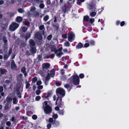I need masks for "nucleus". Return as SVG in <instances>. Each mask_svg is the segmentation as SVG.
<instances>
[{
    "label": "nucleus",
    "instance_id": "obj_1",
    "mask_svg": "<svg viewBox=\"0 0 129 129\" xmlns=\"http://www.w3.org/2000/svg\"><path fill=\"white\" fill-rule=\"evenodd\" d=\"M49 102L45 101L43 104V108L44 110V112L47 114H49L52 112V109L51 107L47 104Z\"/></svg>",
    "mask_w": 129,
    "mask_h": 129
},
{
    "label": "nucleus",
    "instance_id": "obj_2",
    "mask_svg": "<svg viewBox=\"0 0 129 129\" xmlns=\"http://www.w3.org/2000/svg\"><path fill=\"white\" fill-rule=\"evenodd\" d=\"M55 70L53 69L51 71L48 70V71L45 72V73H47L45 80L46 81H48L50 79V77H53L55 76Z\"/></svg>",
    "mask_w": 129,
    "mask_h": 129
},
{
    "label": "nucleus",
    "instance_id": "obj_3",
    "mask_svg": "<svg viewBox=\"0 0 129 129\" xmlns=\"http://www.w3.org/2000/svg\"><path fill=\"white\" fill-rule=\"evenodd\" d=\"M50 66V65L48 63H44L43 64L42 70L41 74L42 76L43 77L45 76V73L49 70L48 69Z\"/></svg>",
    "mask_w": 129,
    "mask_h": 129
},
{
    "label": "nucleus",
    "instance_id": "obj_4",
    "mask_svg": "<svg viewBox=\"0 0 129 129\" xmlns=\"http://www.w3.org/2000/svg\"><path fill=\"white\" fill-rule=\"evenodd\" d=\"M19 26V24L15 22H14L12 23L10 25V29L11 31H14Z\"/></svg>",
    "mask_w": 129,
    "mask_h": 129
},
{
    "label": "nucleus",
    "instance_id": "obj_5",
    "mask_svg": "<svg viewBox=\"0 0 129 129\" xmlns=\"http://www.w3.org/2000/svg\"><path fill=\"white\" fill-rule=\"evenodd\" d=\"M56 93L57 95H60L63 97L65 95V92L64 90L61 88H57L56 91Z\"/></svg>",
    "mask_w": 129,
    "mask_h": 129
},
{
    "label": "nucleus",
    "instance_id": "obj_6",
    "mask_svg": "<svg viewBox=\"0 0 129 129\" xmlns=\"http://www.w3.org/2000/svg\"><path fill=\"white\" fill-rule=\"evenodd\" d=\"M73 84H74L77 85L78 84L79 82V79L78 75L76 74L73 76Z\"/></svg>",
    "mask_w": 129,
    "mask_h": 129
},
{
    "label": "nucleus",
    "instance_id": "obj_7",
    "mask_svg": "<svg viewBox=\"0 0 129 129\" xmlns=\"http://www.w3.org/2000/svg\"><path fill=\"white\" fill-rule=\"evenodd\" d=\"M62 47H60L58 50H57L55 54H56V55L59 58L61 57V55L63 54V53L62 51Z\"/></svg>",
    "mask_w": 129,
    "mask_h": 129
},
{
    "label": "nucleus",
    "instance_id": "obj_8",
    "mask_svg": "<svg viewBox=\"0 0 129 129\" xmlns=\"http://www.w3.org/2000/svg\"><path fill=\"white\" fill-rule=\"evenodd\" d=\"M74 39V35L72 32L69 33L68 34V40L70 42H72Z\"/></svg>",
    "mask_w": 129,
    "mask_h": 129
},
{
    "label": "nucleus",
    "instance_id": "obj_9",
    "mask_svg": "<svg viewBox=\"0 0 129 129\" xmlns=\"http://www.w3.org/2000/svg\"><path fill=\"white\" fill-rule=\"evenodd\" d=\"M88 8L89 10L92 11H95L96 10L95 5L93 4H89L88 6Z\"/></svg>",
    "mask_w": 129,
    "mask_h": 129
},
{
    "label": "nucleus",
    "instance_id": "obj_10",
    "mask_svg": "<svg viewBox=\"0 0 129 129\" xmlns=\"http://www.w3.org/2000/svg\"><path fill=\"white\" fill-rule=\"evenodd\" d=\"M36 10V8L34 6L31 7L30 9V12H28L27 13V15L28 16H30V12L32 13H34V12H35Z\"/></svg>",
    "mask_w": 129,
    "mask_h": 129
},
{
    "label": "nucleus",
    "instance_id": "obj_11",
    "mask_svg": "<svg viewBox=\"0 0 129 129\" xmlns=\"http://www.w3.org/2000/svg\"><path fill=\"white\" fill-rule=\"evenodd\" d=\"M35 36L36 38L39 40H41L42 38L41 34L39 32H38L36 34H35Z\"/></svg>",
    "mask_w": 129,
    "mask_h": 129
},
{
    "label": "nucleus",
    "instance_id": "obj_12",
    "mask_svg": "<svg viewBox=\"0 0 129 129\" xmlns=\"http://www.w3.org/2000/svg\"><path fill=\"white\" fill-rule=\"evenodd\" d=\"M29 43L30 47H34L35 45V43L32 39H31L29 40Z\"/></svg>",
    "mask_w": 129,
    "mask_h": 129
},
{
    "label": "nucleus",
    "instance_id": "obj_13",
    "mask_svg": "<svg viewBox=\"0 0 129 129\" xmlns=\"http://www.w3.org/2000/svg\"><path fill=\"white\" fill-rule=\"evenodd\" d=\"M11 67L12 69L14 70H15L16 68V66L15 64L14 61L13 60H12V62L11 63Z\"/></svg>",
    "mask_w": 129,
    "mask_h": 129
},
{
    "label": "nucleus",
    "instance_id": "obj_14",
    "mask_svg": "<svg viewBox=\"0 0 129 129\" xmlns=\"http://www.w3.org/2000/svg\"><path fill=\"white\" fill-rule=\"evenodd\" d=\"M68 7V6L67 4H65L62 7V11L64 12H65L66 11V10L67 9Z\"/></svg>",
    "mask_w": 129,
    "mask_h": 129
},
{
    "label": "nucleus",
    "instance_id": "obj_15",
    "mask_svg": "<svg viewBox=\"0 0 129 129\" xmlns=\"http://www.w3.org/2000/svg\"><path fill=\"white\" fill-rule=\"evenodd\" d=\"M31 49H30V51L31 53H35L36 52V49L35 47H31Z\"/></svg>",
    "mask_w": 129,
    "mask_h": 129
},
{
    "label": "nucleus",
    "instance_id": "obj_16",
    "mask_svg": "<svg viewBox=\"0 0 129 129\" xmlns=\"http://www.w3.org/2000/svg\"><path fill=\"white\" fill-rule=\"evenodd\" d=\"M0 73L2 74H5L7 72V71L5 69L1 68L0 69Z\"/></svg>",
    "mask_w": 129,
    "mask_h": 129
},
{
    "label": "nucleus",
    "instance_id": "obj_17",
    "mask_svg": "<svg viewBox=\"0 0 129 129\" xmlns=\"http://www.w3.org/2000/svg\"><path fill=\"white\" fill-rule=\"evenodd\" d=\"M22 20V17L20 16H18L17 17L16 20L18 22H21Z\"/></svg>",
    "mask_w": 129,
    "mask_h": 129
},
{
    "label": "nucleus",
    "instance_id": "obj_18",
    "mask_svg": "<svg viewBox=\"0 0 129 129\" xmlns=\"http://www.w3.org/2000/svg\"><path fill=\"white\" fill-rule=\"evenodd\" d=\"M26 69L25 67H23L21 68V72L24 74L25 76H27L26 71H25Z\"/></svg>",
    "mask_w": 129,
    "mask_h": 129
},
{
    "label": "nucleus",
    "instance_id": "obj_19",
    "mask_svg": "<svg viewBox=\"0 0 129 129\" xmlns=\"http://www.w3.org/2000/svg\"><path fill=\"white\" fill-rule=\"evenodd\" d=\"M28 28V27L24 26H22L21 28L22 31L23 32H26Z\"/></svg>",
    "mask_w": 129,
    "mask_h": 129
},
{
    "label": "nucleus",
    "instance_id": "obj_20",
    "mask_svg": "<svg viewBox=\"0 0 129 129\" xmlns=\"http://www.w3.org/2000/svg\"><path fill=\"white\" fill-rule=\"evenodd\" d=\"M39 29L40 30H44V29H45L44 26L43 25H40L39 27ZM42 34H43V35H44V30H43L42 31Z\"/></svg>",
    "mask_w": 129,
    "mask_h": 129
},
{
    "label": "nucleus",
    "instance_id": "obj_21",
    "mask_svg": "<svg viewBox=\"0 0 129 129\" xmlns=\"http://www.w3.org/2000/svg\"><path fill=\"white\" fill-rule=\"evenodd\" d=\"M95 11H94L93 12H91L90 13V15L91 17H94L96 15V12H95Z\"/></svg>",
    "mask_w": 129,
    "mask_h": 129
},
{
    "label": "nucleus",
    "instance_id": "obj_22",
    "mask_svg": "<svg viewBox=\"0 0 129 129\" xmlns=\"http://www.w3.org/2000/svg\"><path fill=\"white\" fill-rule=\"evenodd\" d=\"M23 75L22 74H20L18 75L17 76V80H20L22 79Z\"/></svg>",
    "mask_w": 129,
    "mask_h": 129
},
{
    "label": "nucleus",
    "instance_id": "obj_23",
    "mask_svg": "<svg viewBox=\"0 0 129 129\" xmlns=\"http://www.w3.org/2000/svg\"><path fill=\"white\" fill-rule=\"evenodd\" d=\"M83 46V45L81 43H79L76 47L78 49L80 48Z\"/></svg>",
    "mask_w": 129,
    "mask_h": 129
},
{
    "label": "nucleus",
    "instance_id": "obj_24",
    "mask_svg": "<svg viewBox=\"0 0 129 129\" xmlns=\"http://www.w3.org/2000/svg\"><path fill=\"white\" fill-rule=\"evenodd\" d=\"M6 100L8 103H9L12 101V98L10 97H8L6 99Z\"/></svg>",
    "mask_w": 129,
    "mask_h": 129
},
{
    "label": "nucleus",
    "instance_id": "obj_25",
    "mask_svg": "<svg viewBox=\"0 0 129 129\" xmlns=\"http://www.w3.org/2000/svg\"><path fill=\"white\" fill-rule=\"evenodd\" d=\"M49 18V17L48 15H45L44 18L43 20L44 21H47Z\"/></svg>",
    "mask_w": 129,
    "mask_h": 129
},
{
    "label": "nucleus",
    "instance_id": "obj_26",
    "mask_svg": "<svg viewBox=\"0 0 129 129\" xmlns=\"http://www.w3.org/2000/svg\"><path fill=\"white\" fill-rule=\"evenodd\" d=\"M89 18V17L88 16H85L84 17V20L87 21H88Z\"/></svg>",
    "mask_w": 129,
    "mask_h": 129
},
{
    "label": "nucleus",
    "instance_id": "obj_27",
    "mask_svg": "<svg viewBox=\"0 0 129 129\" xmlns=\"http://www.w3.org/2000/svg\"><path fill=\"white\" fill-rule=\"evenodd\" d=\"M25 83L26 84V89H28L30 86V84L29 82L27 81L26 80Z\"/></svg>",
    "mask_w": 129,
    "mask_h": 129
},
{
    "label": "nucleus",
    "instance_id": "obj_28",
    "mask_svg": "<svg viewBox=\"0 0 129 129\" xmlns=\"http://www.w3.org/2000/svg\"><path fill=\"white\" fill-rule=\"evenodd\" d=\"M64 86L66 88H67L69 91L70 90V88L68 84H66L64 85Z\"/></svg>",
    "mask_w": 129,
    "mask_h": 129
},
{
    "label": "nucleus",
    "instance_id": "obj_29",
    "mask_svg": "<svg viewBox=\"0 0 129 129\" xmlns=\"http://www.w3.org/2000/svg\"><path fill=\"white\" fill-rule=\"evenodd\" d=\"M51 51L52 52H54L55 53L56 51L57 50L55 48V47H52L51 48Z\"/></svg>",
    "mask_w": 129,
    "mask_h": 129
},
{
    "label": "nucleus",
    "instance_id": "obj_30",
    "mask_svg": "<svg viewBox=\"0 0 129 129\" xmlns=\"http://www.w3.org/2000/svg\"><path fill=\"white\" fill-rule=\"evenodd\" d=\"M58 98L56 100V105L58 104V106L60 105L61 104H62V102L61 101V99H60V103H57V102L58 100Z\"/></svg>",
    "mask_w": 129,
    "mask_h": 129
},
{
    "label": "nucleus",
    "instance_id": "obj_31",
    "mask_svg": "<svg viewBox=\"0 0 129 129\" xmlns=\"http://www.w3.org/2000/svg\"><path fill=\"white\" fill-rule=\"evenodd\" d=\"M30 35L29 33H27L26 34V40H27L30 37Z\"/></svg>",
    "mask_w": 129,
    "mask_h": 129
},
{
    "label": "nucleus",
    "instance_id": "obj_32",
    "mask_svg": "<svg viewBox=\"0 0 129 129\" xmlns=\"http://www.w3.org/2000/svg\"><path fill=\"white\" fill-rule=\"evenodd\" d=\"M64 45L66 46L69 47L70 45V43L68 41H67L64 43Z\"/></svg>",
    "mask_w": 129,
    "mask_h": 129
},
{
    "label": "nucleus",
    "instance_id": "obj_33",
    "mask_svg": "<svg viewBox=\"0 0 129 129\" xmlns=\"http://www.w3.org/2000/svg\"><path fill=\"white\" fill-rule=\"evenodd\" d=\"M18 11L20 13H22L24 12V10L21 8L19 9L18 10Z\"/></svg>",
    "mask_w": 129,
    "mask_h": 129
},
{
    "label": "nucleus",
    "instance_id": "obj_34",
    "mask_svg": "<svg viewBox=\"0 0 129 129\" xmlns=\"http://www.w3.org/2000/svg\"><path fill=\"white\" fill-rule=\"evenodd\" d=\"M35 1L36 3H38V4L43 2V1L42 0H35Z\"/></svg>",
    "mask_w": 129,
    "mask_h": 129
},
{
    "label": "nucleus",
    "instance_id": "obj_35",
    "mask_svg": "<svg viewBox=\"0 0 129 129\" xmlns=\"http://www.w3.org/2000/svg\"><path fill=\"white\" fill-rule=\"evenodd\" d=\"M37 80V78L36 77H35L32 79L33 82H35Z\"/></svg>",
    "mask_w": 129,
    "mask_h": 129
},
{
    "label": "nucleus",
    "instance_id": "obj_36",
    "mask_svg": "<svg viewBox=\"0 0 129 129\" xmlns=\"http://www.w3.org/2000/svg\"><path fill=\"white\" fill-rule=\"evenodd\" d=\"M89 21L91 24H92L94 22V20L93 18H90Z\"/></svg>",
    "mask_w": 129,
    "mask_h": 129
},
{
    "label": "nucleus",
    "instance_id": "obj_37",
    "mask_svg": "<svg viewBox=\"0 0 129 129\" xmlns=\"http://www.w3.org/2000/svg\"><path fill=\"white\" fill-rule=\"evenodd\" d=\"M34 15L35 16H38L39 15V13L37 12H35L34 13Z\"/></svg>",
    "mask_w": 129,
    "mask_h": 129
},
{
    "label": "nucleus",
    "instance_id": "obj_38",
    "mask_svg": "<svg viewBox=\"0 0 129 129\" xmlns=\"http://www.w3.org/2000/svg\"><path fill=\"white\" fill-rule=\"evenodd\" d=\"M52 117L54 119H56L58 117V115L57 114H55L52 116Z\"/></svg>",
    "mask_w": 129,
    "mask_h": 129
},
{
    "label": "nucleus",
    "instance_id": "obj_39",
    "mask_svg": "<svg viewBox=\"0 0 129 129\" xmlns=\"http://www.w3.org/2000/svg\"><path fill=\"white\" fill-rule=\"evenodd\" d=\"M39 7L41 8H43L44 7V5L43 4H41L40 5Z\"/></svg>",
    "mask_w": 129,
    "mask_h": 129
},
{
    "label": "nucleus",
    "instance_id": "obj_40",
    "mask_svg": "<svg viewBox=\"0 0 129 129\" xmlns=\"http://www.w3.org/2000/svg\"><path fill=\"white\" fill-rule=\"evenodd\" d=\"M51 95V93H46L45 95V97L46 98L49 97Z\"/></svg>",
    "mask_w": 129,
    "mask_h": 129
},
{
    "label": "nucleus",
    "instance_id": "obj_41",
    "mask_svg": "<svg viewBox=\"0 0 129 129\" xmlns=\"http://www.w3.org/2000/svg\"><path fill=\"white\" fill-rule=\"evenodd\" d=\"M17 101L15 98H14L13 99V103L14 104H17Z\"/></svg>",
    "mask_w": 129,
    "mask_h": 129
},
{
    "label": "nucleus",
    "instance_id": "obj_42",
    "mask_svg": "<svg viewBox=\"0 0 129 129\" xmlns=\"http://www.w3.org/2000/svg\"><path fill=\"white\" fill-rule=\"evenodd\" d=\"M9 2H10L9 3V4H7L9 5H10L13 4L14 3V1L11 0L10 1H9Z\"/></svg>",
    "mask_w": 129,
    "mask_h": 129
},
{
    "label": "nucleus",
    "instance_id": "obj_43",
    "mask_svg": "<svg viewBox=\"0 0 129 129\" xmlns=\"http://www.w3.org/2000/svg\"><path fill=\"white\" fill-rule=\"evenodd\" d=\"M24 24L25 25L28 26L29 25L30 23L28 21H25L24 22Z\"/></svg>",
    "mask_w": 129,
    "mask_h": 129
},
{
    "label": "nucleus",
    "instance_id": "obj_44",
    "mask_svg": "<svg viewBox=\"0 0 129 129\" xmlns=\"http://www.w3.org/2000/svg\"><path fill=\"white\" fill-rule=\"evenodd\" d=\"M6 125L8 126H10L11 124V122L10 121H8L6 122Z\"/></svg>",
    "mask_w": 129,
    "mask_h": 129
},
{
    "label": "nucleus",
    "instance_id": "obj_45",
    "mask_svg": "<svg viewBox=\"0 0 129 129\" xmlns=\"http://www.w3.org/2000/svg\"><path fill=\"white\" fill-rule=\"evenodd\" d=\"M32 118L33 119L36 120L37 118V115H34L32 116Z\"/></svg>",
    "mask_w": 129,
    "mask_h": 129
},
{
    "label": "nucleus",
    "instance_id": "obj_46",
    "mask_svg": "<svg viewBox=\"0 0 129 129\" xmlns=\"http://www.w3.org/2000/svg\"><path fill=\"white\" fill-rule=\"evenodd\" d=\"M41 98V97L40 96H37L36 98V100L37 101H38Z\"/></svg>",
    "mask_w": 129,
    "mask_h": 129
},
{
    "label": "nucleus",
    "instance_id": "obj_47",
    "mask_svg": "<svg viewBox=\"0 0 129 129\" xmlns=\"http://www.w3.org/2000/svg\"><path fill=\"white\" fill-rule=\"evenodd\" d=\"M41 93V91L39 90H38L36 91V94L37 95H39Z\"/></svg>",
    "mask_w": 129,
    "mask_h": 129
},
{
    "label": "nucleus",
    "instance_id": "obj_48",
    "mask_svg": "<svg viewBox=\"0 0 129 129\" xmlns=\"http://www.w3.org/2000/svg\"><path fill=\"white\" fill-rule=\"evenodd\" d=\"M62 79L63 80H65L66 79V76H62L61 77Z\"/></svg>",
    "mask_w": 129,
    "mask_h": 129
},
{
    "label": "nucleus",
    "instance_id": "obj_49",
    "mask_svg": "<svg viewBox=\"0 0 129 129\" xmlns=\"http://www.w3.org/2000/svg\"><path fill=\"white\" fill-rule=\"evenodd\" d=\"M79 77L81 78H83L84 77V75L83 74H81L79 75Z\"/></svg>",
    "mask_w": 129,
    "mask_h": 129
},
{
    "label": "nucleus",
    "instance_id": "obj_50",
    "mask_svg": "<svg viewBox=\"0 0 129 129\" xmlns=\"http://www.w3.org/2000/svg\"><path fill=\"white\" fill-rule=\"evenodd\" d=\"M62 37L64 38V39H66L67 38V36L65 34H64L62 35Z\"/></svg>",
    "mask_w": 129,
    "mask_h": 129
},
{
    "label": "nucleus",
    "instance_id": "obj_51",
    "mask_svg": "<svg viewBox=\"0 0 129 129\" xmlns=\"http://www.w3.org/2000/svg\"><path fill=\"white\" fill-rule=\"evenodd\" d=\"M42 84V82L41 81H38L37 82V85H40Z\"/></svg>",
    "mask_w": 129,
    "mask_h": 129
},
{
    "label": "nucleus",
    "instance_id": "obj_52",
    "mask_svg": "<svg viewBox=\"0 0 129 129\" xmlns=\"http://www.w3.org/2000/svg\"><path fill=\"white\" fill-rule=\"evenodd\" d=\"M26 54L28 55H30V53L28 50H27L26 52Z\"/></svg>",
    "mask_w": 129,
    "mask_h": 129
},
{
    "label": "nucleus",
    "instance_id": "obj_53",
    "mask_svg": "<svg viewBox=\"0 0 129 129\" xmlns=\"http://www.w3.org/2000/svg\"><path fill=\"white\" fill-rule=\"evenodd\" d=\"M63 112L62 110H60V111L59 112V113L60 115H63Z\"/></svg>",
    "mask_w": 129,
    "mask_h": 129
},
{
    "label": "nucleus",
    "instance_id": "obj_54",
    "mask_svg": "<svg viewBox=\"0 0 129 129\" xmlns=\"http://www.w3.org/2000/svg\"><path fill=\"white\" fill-rule=\"evenodd\" d=\"M3 87L1 86L0 87V92H1L3 90Z\"/></svg>",
    "mask_w": 129,
    "mask_h": 129
},
{
    "label": "nucleus",
    "instance_id": "obj_55",
    "mask_svg": "<svg viewBox=\"0 0 129 129\" xmlns=\"http://www.w3.org/2000/svg\"><path fill=\"white\" fill-rule=\"evenodd\" d=\"M8 14L11 16H12L14 15V14L12 12H9Z\"/></svg>",
    "mask_w": 129,
    "mask_h": 129
},
{
    "label": "nucleus",
    "instance_id": "obj_56",
    "mask_svg": "<svg viewBox=\"0 0 129 129\" xmlns=\"http://www.w3.org/2000/svg\"><path fill=\"white\" fill-rule=\"evenodd\" d=\"M52 36L51 35H49L47 37V39L48 40H50L52 37Z\"/></svg>",
    "mask_w": 129,
    "mask_h": 129
},
{
    "label": "nucleus",
    "instance_id": "obj_57",
    "mask_svg": "<svg viewBox=\"0 0 129 129\" xmlns=\"http://www.w3.org/2000/svg\"><path fill=\"white\" fill-rule=\"evenodd\" d=\"M89 46V44L88 43H86L84 45V47H87Z\"/></svg>",
    "mask_w": 129,
    "mask_h": 129
},
{
    "label": "nucleus",
    "instance_id": "obj_58",
    "mask_svg": "<svg viewBox=\"0 0 129 129\" xmlns=\"http://www.w3.org/2000/svg\"><path fill=\"white\" fill-rule=\"evenodd\" d=\"M124 24H125L124 22V21H122L121 22L120 25L122 26L124 25Z\"/></svg>",
    "mask_w": 129,
    "mask_h": 129
},
{
    "label": "nucleus",
    "instance_id": "obj_59",
    "mask_svg": "<svg viewBox=\"0 0 129 129\" xmlns=\"http://www.w3.org/2000/svg\"><path fill=\"white\" fill-rule=\"evenodd\" d=\"M38 88L39 89H42L43 88V86L42 85H39L38 87Z\"/></svg>",
    "mask_w": 129,
    "mask_h": 129
},
{
    "label": "nucleus",
    "instance_id": "obj_60",
    "mask_svg": "<svg viewBox=\"0 0 129 129\" xmlns=\"http://www.w3.org/2000/svg\"><path fill=\"white\" fill-rule=\"evenodd\" d=\"M53 121V119L52 118H50L49 119V121L50 122H52Z\"/></svg>",
    "mask_w": 129,
    "mask_h": 129
},
{
    "label": "nucleus",
    "instance_id": "obj_61",
    "mask_svg": "<svg viewBox=\"0 0 129 129\" xmlns=\"http://www.w3.org/2000/svg\"><path fill=\"white\" fill-rule=\"evenodd\" d=\"M47 127L48 128L51 127V124L50 123H48L47 125Z\"/></svg>",
    "mask_w": 129,
    "mask_h": 129
},
{
    "label": "nucleus",
    "instance_id": "obj_62",
    "mask_svg": "<svg viewBox=\"0 0 129 129\" xmlns=\"http://www.w3.org/2000/svg\"><path fill=\"white\" fill-rule=\"evenodd\" d=\"M56 85L57 86H59L61 85V84L60 83L58 82H56Z\"/></svg>",
    "mask_w": 129,
    "mask_h": 129
},
{
    "label": "nucleus",
    "instance_id": "obj_63",
    "mask_svg": "<svg viewBox=\"0 0 129 129\" xmlns=\"http://www.w3.org/2000/svg\"><path fill=\"white\" fill-rule=\"evenodd\" d=\"M90 44L91 45H93L94 44V42L93 41H90Z\"/></svg>",
    "mask_w": 129,
    "mask_h": 129
},
{
    "label": "nucleus",
    "instance_id": "obj_64",
    "mask_svg": "<svg viewBox=\"0 0 129 129\" xmlns=\"http://www.w3.org/2000/svg\"><path fill=\"white\" fill-rule=\"evenodd\" d=\"M55 109L56 111H58L59 110V108L58 107H56L55 108Z\"/></svg>",
    "mask_w": 129,
    "mask_h": 129
}]
</instances>
